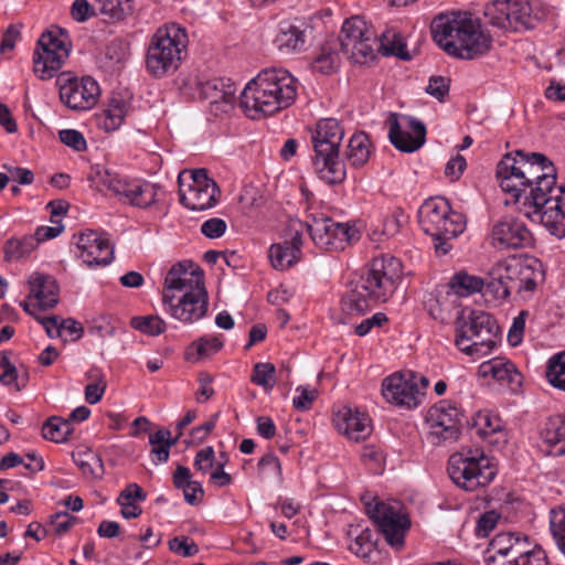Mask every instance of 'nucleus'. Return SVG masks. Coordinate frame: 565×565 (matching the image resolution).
Returning <instances> with one entry per match:
<instances>
[{"instance_id":"obj_13","label":"nucleus","mask_w":565,"mask_h":565,"mask_svg":"<svg viewBox=\"0 0 565 565\" xmlns=\"http://www.w3.org/2000/svg\"><path fill=\"white\" fill-rule=\"evenodd\" d=\"M460 412L448 402L431 407L426 416L429 438L434 444L455 441L459 436Z\"/></svg>"},{"instance_id":"obj_36","label":"nucleus","mask_w":565,"mask_h":565,"mask_svg":"<svg viewBox=\"0 0 565 565\" xmlns=\"http://www.w3.org/2000/svg\"><path fill=\"white\" fill-rule=\"evenodd\" d=\"M377 52L384 56H396L403 61L412 58L411 53L406 49V43L402 35L394 32H384L379 39Z\"/></svg>"},{"instance_id":"obj_53","label":"nucleus","mask_w":565,"mask_h":565,"mask_svg":"<svg viewBox=\"0 0 565 565\" xmlns=\"http://www.w3.org/2000/svg\"><path fill=\"white\" fill-rule=\"evenodd\" d=\"M130 324L149 335H159L166 331V322L158 316L134 317Z\"/></svg>"},{"instance_id":"obj_25","label":"nucleus","mask_w":565,"mask_h":565,"mask_svg":"<svg viewBox=\"0 0 565 565\" xmlns=\"http://www.w3.org/2000/svg\"><path fill=\"white\" fill-rule=\"evenodd\" d=\"M162 189L157 183L125 181L119 198L134 206L147 209L157 203Z\"/></svg>"},{"instance_id":"obj_4","label":"nucleus","mask_w":565,"mask_h":565,"mask_svg":"<svg viewBox=\"0 0 565 565\" xmlns=\"http://www.w3.org/2000/svg\"><path fill=\"white\" fill-rule=\"evenodd\" d=\"M455 326V343L467 355H487L497 344L499 326L488 312L462 309Z\"/></svg>"},{"instance_id":"obj_55","label":"nucleus","mask_w":565,"mask_h":565,"mask_svg":"<svg viewBox=\"0 0 565 565\" xmlns=\"http://www.w3.org/2000/svg\"><path fill=\"white\" fill-rule=\"evenodd\" d=\"M527 536L520 533L515 534L512 532L499 533L490 542V552L501 556L511 550L512 546L521 543V540H526Z\"/></svg>"},{"instance_id":"obj_60","label":"nucleus","mask_w":565,"mask_h":565,"mask_svg":"<svg viewBox=\"0 0 565 565\" xmlns=\"http://www.w3.org/2000/svg\"><path fill=\"white\" fill-rule=\"evenodd\" d=\"M450 79L444 76H431L426 87V93L443 102L449 94Z\"/></svg>"},{"instance_id":"obj_33","label":"nucleus","mask_w":565,"mask_h":565,"mask_svg":"<svg viewBox=\"0 0 565 565\" xmlns=\"http://www.w3.org/2000/svg\"><path fill=\"white\" fill-rule=\"evenodd\" d=\"M179 440V436L171 437L168 428H161L149 435V444L151 445V456L154 457V463L166 462L170 456V449Z\"/></svg>"},{"instance_id":"obj_39","label":"nucleus","mask_w":565,"mask_h":565,"mask_svg":"<svg viewBox=\"0 0 565 565\" xmlns=\"http://www.w3.org/2000/svg\"><path fill=\"white\" fill-rule=\"evenodd\" d=\"M222 347L223 342L217 337H201L186 348L184 356L190 362H198L200 359L216 353Z\"/></svg>"},{"instance_id":"obj_42","label":"nucleus","mask_w":565,"mask_h":565,"mask_svg":"<svg viewBox=\"0 0 565 565\" xmlns=\"http://www.w3.org/2000/svg\"><path fill=\"white\" fill-rule=\"evenodd\" d=\"M269 259L274 268L287 269L299 259L297 247H289L287 241L282 244H273L269 248Z\"/></svg>"},{"instance_id":"obj_9","label":"nucleus","mask_w":565,"mask_h":565,"mask_svg":"<svg viewBox=\"0 0 565 565\" xmlns=\"http://www.w3.org/2000/svg\"><path fill=\"white\" fill-rule=\"evenodd\" d=\"M484 15L491 25L515 32L532 29L535 21L524 0H495L486 7Z\"/></svg>"},{"instance_id":"obj_56","label":"nucleus","mask_w":565,"mask_h":565,"mask_svg":"<svg viewBox=\"0 0 565 565\" xmlns=\"http://www.w3.org/2000/svg\"><path fill=\"white\" fill-rule=\"evenodd\" d=\"M221 89H223V78H214L200 85V95L209 100L215 110H218Z\"/></svg>"},{"instance_id":"obj_62","label":"nucleus","mask_w":565,"mask_h":565,"mask_svg":"<svg viewBox=\"0 0 565 565\" xmlns=\"http://www.w3.org/2000/svg\"><path fill=\"white\" fill-rule=\"evenodd\" d=\"M407 222V215L405 212L397 207L390 216L386 217L383 224V233L388 236H393L398 233L399 228Z\"/></svg>"},{"instance_id":"obj_6","label":"nucleus","mask_w":565,"mask_h":565,"mask_svg":"<svg viewBox=\"0 0 565 565\" xmlns=\"http://www.w3.org/2000/svg\"><path fill=\"white\" fill-rule=\"evenodd\" d=\"M447 471L451 481L460 489L475 492L489 486L497 475L490 459L478 450H461L448 459Z\"/></svg>"},{"instance_id":"obj_48","label":"nucleus","mask_w":565,"mask_h":565,"mask_svg":"<svg viewBox=\"0 0 565 565\" xmlns=\"http://www.w3.org/2000/svg\"><path fill=\"white\" fill-rule=\"evenodd\" d=\"M103 127L107 131L116 130L124 122L127 114V104L121 97H113L108 108L104 111Z\"/></svg>"},{"instance_id":"obj_31","label":"nucleus","mask_w":565,"mask_h":565,"mask_svg":"<svg viewBox=\"0 0 565 565\" xmlns=\"http://www.w3.org/2000/svg\"><path fill=\"white\" fill-rule=\"evenodd\" d=\"M274 43L280 52H300L306 46V29L296 23L284 21L279 24Z\"/></svg>"},{"instance_id":"obj_61","label":"nucleus","mask_w":565,"mask_h":565,"mask_svg":"<svg viewBox=\"0 0 565 565\" xmlns=\"http://www.w3.org/2000/svg\"><path fill=\"white\" fill-rule=\"evenodd\" d=\"M58 137L62 143L74 149L75 151H84L87 147L83 134L78 130L63 129L60 130Z\"/></svg>"},{"instance_id":"obj_5","label":"nucleus","mask_w":565,"mask_h":565,"mask_svg":"<svg viewBox=\"0 0 565 565\" xmlns=\"http://www.w3.org/2000/svg\"><path fill=\"white\" fill-rule=\"evenodd\" d=\"M188 42V34L180 25L171 23L159 28L148 47L146 60L148 71L156 76H161L171 70H177Z\"/></svg>"},{"instance_id":"obj_51","label":"nucleus","mask_w":565,"mask_h":565,"mask_svg":"<svg viewBox=\"0 0 565 565\" xmlns=\"http://www.w3.org/2000/svg\"><path fill=\"white\" fill-rule=\"evenodd\" d=\"M473 427L477 435L488 438L495 434H501V422L498 416L489 412H479L473 418Z\"/></svg>"},{"instance_id":"obj_35","label":"nucleus","mask_w":565,"mask_h":565,"mask_svg":"<svg viewBox=\"0 0 565 565\" xmlns=\"http://www.w3.org/2000/svg\"><path fill=\"white\" fill-rule=\"evenodd\" d=\"M96 10L110 21H122L134 13L132 0H95Z\"/></svg>"},{"instance_id":"obj_10","label":"nucleus","mask_w":565,"mask_h":565,"mask_svg":"<svg viewBox=\"0 0 565 565\" xmlns=\"http://www.w3.org/2000/svg\"><path fill=\"white\" fill-rule=\"evenodd\" d=\"M365 511L391 546L395 548L403 546L405 533L411 526L408 515L401 514L392 505L379 500L366 502Z\"/></svg>"},{"instance_id":"obj_43","label":"nucleus","mask_w":565,"mask_h":565,"mask_svg":"<svg viewBox=\"0 0 565 565\" xmlns=\"http://www.w3.org/2000/svg\"><path fill=\"white\" fill-rule=\"evenodd\" d=\"M486 291L491 294L495 299H507L511 291L514 290L512 284L505 278L504 271L498 270V263L489 273V278L484 281Z\"/></svg>"},{"instance_id":"obj_54","label":"nucleus","mask_w":565,"mask_h":565,"mask_svg":"<svg viewBox=\"0 0 565 565\" xmlns=\"http://www.w3.org/2000/svg\"><path fill=\"white\" fill-rule=\"evenodd\" d=\"M340 63L338 53L330 47H322L321 53L315 58L311 66L312 70L321 74L329 75L333 73Z\"/></svg>"},{"instance_id":"obj_64","label":"nucleus","mask_w":565,"mask_h":565,"mask_svg":"<svg viewBox=\"0 0 565 565\" xmlns=\"http://www.w3.org/2000/svg\"><path fill=\"white\" fill-rule=\"evenodd\" d=\"M516 565H548L545 552L541 547H526V554L516 562Z\"/></svg>"},{"instance_id":"obj_44","label":"nucleus","mask_w":565,"mask_h":565,"mask_svg":"<svg viewBox=\"0 0 565 565\" xmlns=\"http://www.w3.org/2000/svg\"><path fill=\"white\" fill-rule=\"evenodd\" d=\"M548 525L554 543L565 555V504H559L550 510Z\"/></svg>"},{"instance_id":"obj_37","label":"nucleus","mask_w":565,"mask_h":565,"mask_svg":"<svg viewBox=\"0 0 565 565\" xmlns=\"http://www.w3.org/2000/svg\"><path fill=\"white\" fill-rule=\"evenodd\" d=\"M88 180L92 182V185L97 189L104 186L117 196H119L126 181L120 179L117 173L111 172L102 166L92 167Z\"/></svg>"},{"instance_id":"obj_38","label":"nucleus","mask_w":565,"mask_h":565,"mask_svg":"<svg viewBox=\"0 0 565 565\" xmlns=\"http://www.w3.org/2000/svg\"><path fill=\"white\" fill-rule=\"evenodd\" d=\"M371 143L369 140V136L363 132H356L354 134L348 145V151L347 157L352 166L354 167H361L365 164L370 158V150Z\"/></svg>"},{"instance_id":"obj_34","label":"nucleus","mask_w":565,"mask_h":565,"mask_svg":"<svg viewBox=\"0 0 565 565\" xmlns=\"http://www.w3.org/2000/svg\"><path fill=\"white\" fill-rule=\"evenodd\" d=\"M379 46V38L375 32L356 43L354 49H341L348 57L358 64H369L374 61Z\"/></svg>"},{"instance_id":"obj_15","label":"nucleus","mask_w":565,"mask_h":565,"mask_svg":"<svg viewBox=\"0 0 565 565\" xmlns=\"http://www.w3.org/2000/svg\"><path fill=\"white\" fill-rule=\"evenodd\" d=\"M164 310L183 323H193L203 318L209 308V296L205 286L186 290L178 302H163Z\"/></svg>"},{"instance_id":"obj_24","label":"nucleus","mask_w":565,"mask_h":565,"mask_svg":"<svg viewBox=\"0 0 565 565\" xmlns=\"http://www.w3.org/2000/svg\"><path fill=\"white\" fill-rule=\"evenodd\" d=\"M333 422L339 433L354 441L365 440L372 433L369 416L348 406L335 413Z\"/></svg>"},{"instance_id":"obj_29","label":"nucleus","mask_w":565,"mask_h":565,"mask_svg":"<svg viewBox=\"0 0 565 565\" xmlns=\"http://www.w3.org/2000/svg\"><path fill=\"white\" fill-rule=\"evenodd\" d=\"M541 439L547 455H565V415L550 417L541 431Z\"/></svg>"},{"instance_id":"obj_59","label":"nucleus","mask_w":565,"mask_h":565,"mask_svg":"<svg viewBox=\"0 0 565 565\" xmlns=\"http://www.w3.org/2000/svg\"><path fill=\"white\" fill-rule=\"evenodd\" d=\"M172 553L183 557H190L199 553V546L188 536H175L168 543Z\"/></svg>"},{"instance_id":"obj_8","label":"nucleus","mask_w":565,"mask_h":565,"mask_svg":"<svg viewBox=\"0 0 565 565\" xmlns=\"http://www.w3.org/2000/svg\"><path fill=\"white\" fill-rule=\"evenodd\" d=\"M180 203L191 211H205L217 202L220 189L205 169L183 171L178 175Z\"/></svg>"},{"instance_id":"obj_46","label":"nucleus","mask_w":565,"mask_h":565,"mask_svg":"<svg viewBox=\"0 0 565 565\" xmlns=\"http://www.w3.org/2000/svg\"><path fill=\"white\" fill-rule=\"evenodd\" d=\"M449 286L458 296H469L481 291L484 280L480 277L468 275L466 271H459L452 276Z\"/></svg>"},{"instance_id":"obj_50","label":"nucleus","mask_w":565,"mask_h":565,"mask_svg":"<svg viewBox=\"0 0 565 565\" xmlns=\"http://www.w3.org/2000/svg\"><path fill=\"white\" fill-rule=\"evenodd\" d=\"M546 377L552 386L565 392V351L550 359Z\"/></svg>"},{"instance_id":"obj_19","label":"nucleus","mask_w":565,"mask_h":565,"mask_svg":"<svg viewBox=\"0 0 565 565\" xmlns=\"http://www.w3.org/2000/svg\"><path fill=\"white\" fill-rule=\"evenodd\" d=\"M204 286L203 273L198 266L191 262H180L174 264L167 273L164 279V290L162 294V302H172L175 295L174 291L185 292L191 288Z\"/></svg>"},{"instance_id":"obj_28","label":"nucleus","mask_w":565,"mask_h":565,"mask_svg":"<svg viewBox=\"0 0 565 565\" xmlns=\"http://www.w3.org/2000/svg\"><path fill=\"white\" fill-rule=\"evenodd\" d=\"M70 50H45L36 46L33 55V71L41 79L52 78L63 66L68 57Z\"/></svg>"},{"instance_id":"obj_49","label":"nucleus","mask_w":565,"mask_h":565,"mask_svg":"<svg viewBox=\"0 0 565 565\" xmlns=\"http://www.w3.org/2000/svg\"><path fill=\"white\" fill-rule=\"evenodd\" d=\"M36 247V239L33 236H24L22 239L11 238L4 245V259L8 262L21 259Z\"/></svg>"},{"instance_id":"obj_41","label":"nucleus","mask_w":565,"mask_h":565,"mask_svg":"<svg viewBox=\"0 0 565 565\" xmlns=\"http://www.w3.org/2000/svg\"><path fill=\"white\" fill-rule=\"evenodd\" d=\"M74 462L84 476L99 479L104 475V463L100 457L92 450L73 452Z\"/></svg>"},{"instance_id":"obj_27","label":"nucleus","mask_w":565,"mask_h":565,"mask_svg":"<svg viewBox=\"0 0 565 565\" xmlns=\"http://www.w3.org/2000/svg\"><path fill=\"white\" fill-rule=\"evenodd\" d=\"M555 182L556 169L553 162H548L543 171V179L534 182L523 195L534 207H547L557 189Z\"/></svg>"},{"instance_id":"obj_30","label":"nucleus","mask_w":565,"mask_h":565,"mask_svg":"<svg viewBox=\"0 0 565 565\" xmlns=\"http://www.w3.org/2000/svg\"><path fill=\"white\" fill-rule=\"evenodd\" d=\"M479 374L483 377L491 376L511 386L521 385V373L516 370L515 365L505 358H493L482 362L479 366Z\"/></svg>"},{"instance_id":"obj_18","label":"nucleus","mask_w":565,"mask_h":565,"mask_svg":"<svg viewBox=\"0 0 565 565\" xmlns=\"http://www.w3.org/2000/svg\"><path fill=\"white\" fill-rule=\"evenodd\" d=\"M313 243L326 250L343 249L350 241L351 228L329 217H315L312 223L306 224Z\"/></svg>"},{"instance_id":"obj_16","label":"nucleus","mask_w":565,"mask_h":565,"mask_svg":"<svg viewBox=\"0 0 565 565\" xmlns=\"http://www.w3.org/2000/svg\"><path fill=\"white\" fill-rule=\"evenodd\" d=\"M527 154L522 150L507 153L497 166V178L500 181L501 189L510 193L515 200L525 193V177L523 163L526 162Z\"/></svg>"},{"instance_id":"obj_7","label":"nucleus","mask_w":565,"mask_h":565,"mask_svg":"<svg viewBox=\"0 0 565 565\" xmlns=\"http://www.w3.org/2000/svg\"><path fill=\"white\" fill-rule=\"evenodd\" d=\"M418 222L428 235L457 237L466 228L463 216L452 211L448 201L443 198L426 200L419 207Z\"/></svg>"},{"instance_id":"obj_20","label":"nucleus","mask_w":565,"mask_h":565,"mask_svg":"<svg viewBox=\"0 0 565 565\" xmlns=\"http://www.w3.org/2000/svg\"><path fill=\"white\" fill-rule=\"evenodd\" d=\"M471 19L461 13H441L431 21V34L436 43H438L448 54L456 52V41L461 34Z\"/></svg>"},{"instance_id":"obj_58","label":"nucleus","mask_w":565,"mask_h":565,"mask_svg":"<svg viewBox=\"0 0 565 565\" xmlns=\"http://www.w3.org/2000/svg\"><path fill=\"white\" fill-rule=\"evenodd\" d=\"M258 470L268 478H275L281 481V465L279 459L273 454L264 455L258 461Z\"/></svg>"},{"instance_id":"obj_47","label":"nucleus","mask_w":565,"mask_h":565,"mask_svg":"<svg viewBox=\"0 0 565 565\" xmlns=\"http://www.w3.org/2000/svg\"><path fill=\"white\" fill-rule=\"evenodd\" d=\"M376 541L375 534L370 529L362 530L359 534H356L354 541L350 544V551L356 556L371 559L373 554H377L376 552Z\"/></svg>"},{"instance_id":"obj_14","label":"nucleus","mask_w":565,"mask_h":565,"mask_svg":"<svg viewBox=\"0 0 565 565\" xmlns=\"http://www.w3.org/2000/svg\"><path fill=\"white\" fill-rule=\"evenodd\" d=\"M498 270L504 271L505 278L516 292L534 291L537 279L542 277V265L534 257L516 258L498 262Z\"/></svg>"},{"instance_id":"obj_2","label":"nucleus","mask_w":565,"mask_h":565,"mask_svg":"<svg viewBox=\"0 0 565 565\" xmlns=\"http://www.w3.org/2000/svg\"><path fill=\"white\" fill-rule=\"evenodd\" d=\"M295 78L286 70H265L252 79L239 97V106L252 119L270 116L296 99Z\"/></svg>"},{"instance_id":"obj_26","label":"nucleus","mask_w":565,"mask_h":565,"mask_svg":"<svg viewBox=\"0 0 565 565\" xmlns=\"http://www.w3.org/2000/svg\"><path fill=\"white\" fill-rule=\"evenodd\" d=\"M30 296L38 300V308L46 310L55 307L58 302V286L56 280L44 274L35 273L29 280Z\"/></svg>"},{"instance_id":"obj_57","label":"nucleus","mask_w":565,"mask_h":565,"mask_svg":"<svg viewBox=\"0 0 565 565\" xmlns=\"http://www.w3.org/2000/svg\"><path fill=\"white\" fill-rule=\"evenodd\" d=\"M77 522L78 518L71 515L68 512H57L51 515L49 525L56 535L61 536L67 533Z\"/></svg>"},{"instance_id":"obj_12","label":"nucleus","mask_w":565,"mask_h":565,"mask_svg":"<svg viewBox=\"0 0 565 565\" xmlns=\"http://www.w3.org/2000/svg\"><path fill=\"white\" fill-rule=\"evenodd\" d=\"M388 125L390 141L402 152H414L426 141V127L417 118L391 113Z\"/></svg>"},{"instance_id":"obj_23","label":"nucleus","mask_w":565,"mask_h":565,"mask_svg":"<svg viewBox=\"0 0 565 565\" xmlns=\"http://www.w3.org/2000/svg\"><path fill=\"white\" fill-rule=\"evenodd\" d=\"M79 257L88 266L108 265L114 258V249L107 238L94 231L81 233L77 237Z\"/></svg>"},{"instance_id":"obj_63","label":"nucleus","mask_w":565,"mask_h":565,"mask_svg":"<svg viewBox=\"0 0 565 565\" xmlns=\"http://www.w3.org/2000/svg\"><path fill=\"white\" fill-rule=\"evenodd\" d=\"M36 46L44 47L45 50L50 49L55 52H57V50H60V47H62V50H68V46L66 43V38L62 33L60 35H57L52 31L44 32L40 36Z\"/></svg>"},{"instance_id":"obj_32","label":"nucleus","mask_w":565,"mask_h":565,"mask_svg":"<svg viewBox=\"0 0 565 565\" xmlns=\"http://www.w3.org/2000/svg\"><path fill=\"white\" fill-rule=\"evenodd\" d=\"M374 30L361 17L347 19L342 25L340 43L341 49H354L356 43L371 36Z\"/></svg>"},{"instance_id":"obj_21","label":"nucleus","mask_w":565,"mask_h":565,"mask_svg":"<svg viewBox=\"0 0 565 565\" xmlns=\"http://www.w3.org/2000/svg\"><path fill=\"white\" fill-rule=\"evenodd\" d=\"M382 395L387 402L408 408L416 407L424 397L414 377L406 379L402 374H393L384 379Z\"/></svg>"},{"instance_id":"obj_1","label":"nucleus","mask_w":565,"mask_h":565,"mask_svg":"<svg viewBox=\"0 0 565 565\" xmlns=\"http://www.w3.org/2000/svg\"><path fill=\"white\" fill-rule=\"evenodd\" d=\"M402 274V263L394 256L373 258L362 275L349 281L341 299L340 322L345 324L351 318L386 302L395 292Z\"/></svg>"},{"instance_id":"obj_45","label":"nucleus","mask_w":565,"mask_h":565,"mask_svg":"<svg viewBox=\"0 0 565 565\" xmlns=\"http://www.w3.org/2000/svg\"><path fill=\"white\" fill-rule=\"evenodd\" d=\"M548 162L552 161L543 153L532 152L531 154H527V160L523 163V166H525V192L527 191V188H531L534 182L543 179V171L545 170Z\"/></svg>"},{"instance_id":"obj_17","label":"nucleus","mask_w":565,"mask_h":565,"mask_svg":"<svg viewBox=\"0 0 565 565\" xmlns=\"http://www.w3.org/2000/svg\"><path fill=\"white\" fill-rule=\"evenodd\" d=\"M532 234L521 220L507 215L495 222L491 231V244L500 249H518L531 245Z\"/></svg>"},{"instance_id":"obj_40","label":"nucleus","mask_w":565,"mask_h":565,"mask_svg":"<svg viewBox=\"0 0 565 565\" xmlns=\"http://www.w3.org/2000/svg\"><path fill=\"white\" fill-rule=\"evenodd\" d=\"M73 426L70 420L58 416L47 418L42 426L43 438L54 443H65L73 434Z\"/></svg>"},{"instance_id":"obj_11","label":"nucleus","mask_w":565,"mask_h":565,"mask_svg":"<svg viewBox=\"0 0 565 565\" xmlns=\"http://www.w3.org/2000/svg\"><path fill=\"white\" fill-rule=\"evenodd\" d=\"M61 102L72 110H88L95 106L100 95L98 83L85 76L81 79L66 73L58 75L56 81Z\"/></svg>"},{"instance_id":"obj_52","label":"nucleus","mask_w":565,"mask_h":565,"mask_svg":"<svg viewBox=\"0 0 565 565\" xmlns=\"http://www.w3.org/2000/svg\"><path fill=\"white\" fill-rule=\"evenodd\" d=\"M276 367L269 362H258L254 365L250 381L262 386L265 391H270L275 386Z\"/></svg>"},{"instance_id":"obj_22","label":"nucleus","mask_w":565,"mask_h":565,"mask_svg":"<svg viewBox=\"0 0 565 565\" xmlns=\"http://www.w3.org/2000/svg\"><path fill=\"white\" fill-rule=\"evenodd\" d=\"M492 47V39L486 34L479 24L470 20L461 34L456 41V52L450 55L461 60H473L487 54Z\"/></svg>"},{"instance_id":"obj_3","label":"nucleus","mask_w":565,"mask_h":565,"mask_svg":"<svg viewBox=\"0 0 565 565\" xmlns=\"http://www.w3.org/2000/svg\"><path fill=\"white\" fill-rule=\"evenodd\" d=\"M343 136L344 131L334 118L319 120L311 135L312 164L319 178L328 184H339L345 179V166L339 157Z\"/></svg>"}]
</instances>
